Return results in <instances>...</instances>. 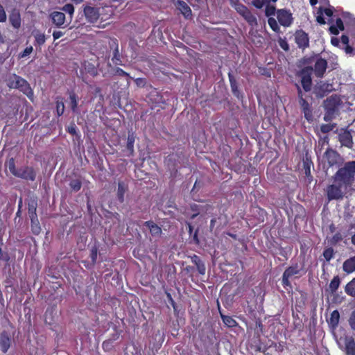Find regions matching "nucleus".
Listing matches in <instances>:
<instances>
[{"instance_id": "obj_59", "label": "nucleus", "mask_w": 355, "mask_h": 355, "mask_svg": "<svg viewBox=\"0 0 355 355\" xmlns=\"http://www.w3.org/2000/svg\"><path fill=\"white\" fill-rule=\"evenodd\" d=\"M67 132L71 134V135H77V128L75 124H71L67 128Z\"/></svg>"}, {"instance_id": "obj_9", "label": "nucleus", "mask_w": 355, "mask_h": 355, "mask_svg": "<svg viewBox=\"0 0 355 355\" xmlns=\"http://www.w3.org/2000/svg\"><path fill=\"white\" fill-rule=\"evenodd\" d=\"M338 141L342 146L347 147L349 149L353 147V139L351 132L347 129L341 128L338 132Z\"/></svg>"}, {"instance_id": "obj_22", "label": "nucleus", "mask_w": 355, "mask_h": 355, "mask_svg": "<svg viewBox=\"0 0 355 355\" xmlns=\"http://www.w3.org/2000/svg\"><path fill=\"white\" fill-rule=\"evenodd\" d=\"M343 269L347 274H350L355 271V256L350 257L344 261Z\"/></svg>"}, {"instance_id": "obj_38", "label": "nucleus", "mask_w": 355, "mask_h": 355, "mask_svg": "<svg viewBox=\"0 0 355 355\" xmlns=\"http://www.w3.org/2000/svg\"><path fill=\"white\" fill-rule=\"evenodd\" d=\"M28 216L31 218V222H35L37 220V216L36 214V203L32 202L28 205Z\"/></svg>"}, {"instance_id": "obj_56", "label": "nucleus", "mask_w": 355, "mask_h": 355, "mask_svg": "<svg viewBox=\"0 0 355 355\" xmlns=\"http://www.w3.org/2000/svg\"><path fill=\"white\" fill-rule=\"evenodd\" d=\"M40 223H31V230L33 234L37 235L41 232Z\"/></svg>"}, {"instance_id": "obj_52", "label": "nucleus", "mask_w": 355, "mask_h": 355, "mask_svg": "<svg viewBox=\"0 0 355 355\" xmlns=\"http://www.w3.org/2000/svg\"><path fill=\"white\" fill-rule=\"evenodd\" d=\"M114 73L116 75L119 76L127 77L130 79L132 78L128 73L125 72L123 69H122L119 67H116L114 69Z\"/></svg>"}, {"instance_id": "obj_11", "label": "nucleus", "mask_w": 355, "mask_h": 355, "mask_svg": "<svg viewBox=\"0 0 355 355\" xmlns=\"http://www.w3.org/2000/svg\"><path fill=\"white\" fill-rule=\"evenodd\" d=\"M24 78L16 73H12L6 78V85L10 89H19L22 86Z\"/></svg>"}, {"instance_id": "obj_4", "label": "nucleus", "mask_w": 355, "mask_h": 355, "mask_svg": "<svg viewBox=\"0 0 355 355\" xmlns=\"http://www.w3.org/2000/svg\"><path fill=\"white\" fill-rule=\"evenodd\" d=\"M313 71L312 67H304L300 72V76H301V85L303 89L307 92H310L312 88V79H311V72Z\"/></svg>"}, {"instance_id": "obj_16", "label": "nucleus", "mask_w": 355, "mask_h": 355, "mask_svg": "<svg viewBox=\"0 0 355 355\" xmlns=\"http://www.w3.org/2000/svg\"><path fill=\"white\" fill-rule=\"evenodd\" d=\"M128 191V184L124 181H119L116 189V198L120 203L125 200V194Z\"/></svg>"}, {"instance_id": "obj_42", "label": "nucleus", "mask_w": 355, "mask_h": 355, "mask_svg": "<svg viewBox=\"0 0 355 355\" xmlns=\"http://www.w3.org/2000/svg\"><path fill=\"white\" fill-rule=\"evenodd\" d=\"M268 24L270 28L275 33H278L280 32L279 26L277 24L276 19L273 17H269L268 19Z\"/></svg>"}, {"instance_id": "obj_35", "label": "nucleus", "mask_w": 355, "mask_h": 355, "mask_svg": "<svg viewBox=\"0 0 355 355\" xmlns=\"http://www.w3.org/2000/svg\"><path fill=\"white\" fill-rule=\"evenodd\" d=\"M33 35L35 37V46H41L45 43L46 37L44 33H42L40 31H35L33 33Z\"/></svg>"}, {"instance_id": "obj_57", "label": "nucleus", "mask_w": 355, "mask_h": 355, "mask_svg": "<svg viewBox=\"0 0 355 355\" xmlns=\"http://www.w3.org/2000/svg\"><path fill=\"white\" fill-rule=\"evenodd\" d=\"M134 142L135 139L132 137L129 136L127 141V148L131 152H133L134 150Z\"/></svg>"}, {"instance_id": "obj_14", "label": "nucleus", "mask_w": 355, "mask_h": 355, "mask_svg": "<svg viewBox=\"0 0 355 355\" xmlns=\"http://www.w3.org/2000/svg\"><path fill=\"white\" fill-rule=\"evenodd\" d=\"M178 155L175 153H171L165 157L164 164L171 172L176 173L178 171Z\"/></svg>"}, {"instance_id": "obj_40", "label": "nucleus", "mask_w": 355, "mask_h": 355, "mask_svg": "<svg viewBox=\"0 0 355 355\" xmlns=\"http://www.w3.org/2000/svg\"><path fill=\"white\" fill-rule=\"evenodd\" d=\"M98 248L96 245H94L90 250L89 257L91 259V264L94 266L96 263Z\"/></svg>"}, {"instance_id": "obj_21", "label": "nucleus", "mask_w": 355, "mask_h": 355, "mask_svg": "<svg viewBox=\"0 0 355 355\" xmlns=\"http://www.w3.org/2000/svg\"><path fill=\"white\" fill-rule=\"evenodd\" d=\"M191 262L195 264L198 272L200 275H205L206 272V267L204 262L202 261L200 257L196 254H193L190 257Z\"/></svg>"}, {"instance_id": "obj_62", "label": "nucleus", "mask_w": 355, "mask_h": 355, "mask_svg": "<svg viewBox=\"0 0 355 355\" xmlns=\"http://www.w3.org/2000/svg\"><path fill=\"white\" fill-rule=\"evenodd\" d=\"M202 186V182L201 181H198L196 180L195 181L194 185L191 189V192H193L195 190L198 191L199 189Z\"/></svg>"}, {"instance_id": "obj_15", "label": "nucleus", "mask_w": 355, "mask_h": 355, "mask_svg": "<svg viewBox=\"0 0 355 355\" xmlns=\"http://www.w3.org/2000/svg\"><path fill=\"white\" fill-rule=\"evenodd\" d=\"M50 18L53 24L57 28H61L65 23V15L62 12L53 11L50 14Z\"/></svg>"}, {"instance_id": "obj_58", "label": "nucleus", "mask_w": 355, "mask_h": 355, "mask_svg": "<svg viewBox=\"0 0 355 355\" xmlns=\"http://www.w3.org/2000/svg\"><path fill=\"white\" fill-rule=\"evenodd\" d=\"M349 323L351 328L353 330H355V309L351 313V315L349 319Z\"/></svg>"}, {"instance_id": "obj_30", "label": "nucleus", "mask_w": 355, "mask_h": 355, "mask_svg": "<svg viewBox=\"0 0 355 355\" xmlns=\"http://www.w3.org/2000/svg\"><path fill=\"white\" fill-rule=\"evenodd\" d=\"M340 320V313L338 310H334L331 313L329 320H328V322L329 325H331L333 328H336L338 323Z\"/></svg>"}, {"instance_id": "obj_47", "label": "nucleus", "mask_w": 355, "mask_h": 355, "mask_svg": "<svg viewBox=\"0 0 355 355\" xmlns=\"http://www.w3.org/2000/svg\"><path fill=\"white\" fill-rule=\"evenodd\" d=\"M236 10V12L241 15V16L245 14V12H246V11H248L249 9L244 5L241 4V3H237L236 5H234V6H232Z\"/></svg>"}, {"instance_id": "obj_60", "label": "nucleus", "mask_w": 355, "mask_h": 355, "mask_svg": "<svg viewBox=\"0 0 355 355\" xmlns=\"http://www.w3.org/2000/svg\"><path fill=\"white\" fill-rule=\"evenodd\" d=\"M6 21V14L2 5L0 4V22Z\"/></svg>"}, {"instance_id": "obj_28", "label": "nucleus", "mask_w": 355, "mask_h": 355, "mask_svg": "<svg viewBox=\"0 0 355 355\" xmlns=\"http://www.w3.org/2000/svg\"><path fill=\"white\" fill-rule=\"evenodd\" d=\"M297 90V96L299 98V103L301 106L302 110L308 107H310V105L308 101L304 98L303 92L301 87L296 85Z\"/></svg>"}, {"instance_id": "obj_6", "label": "nucleus", "mask_w": 355, "mask_h": 355, "mask_svg": "<svg viewBox=\"0 0 355 355\" xmlns=\"http://www.w3.org/2000/svg\"><path fill=\"white\" fill-rule=\"evenodd\" d=\"M277 17L279 23L284 27L290 26L293 21L292 13L290 10L286 9L277 10Z\"/></svg>"}, {"instance_id": "obj_36", "label": "nucleus", "mask_w": 355, "mask_h": 355, "mask_svg": "<svg viewBox=\"0 0 355 355\" xmlns=\"http://www.w3.org/2000/svg\"><path fill=\"white\" fill-rule=\"evenodd\" d=\"M246 21L252 26L257 25V17L248 10L242 15Z\"/></svg>"}, {"instance_id": "obj_8", "label": "nucleus", "mask_w": 355, "mask_h": 355, "mask_svg": "<svg viewBox=\"0 0 355 355\" xmlns=\"http://www.w3.org/2000/svg\"><path fill=\"white\" fill-rule=\"evenodd\" d=\"M294 36L298 48L304 50L309 46V37L305 31L302 29L297 30Z\"/></svg>"}, {"instance_id": "obj_54", "label": "nucleus", "mask_w": 355, "mask_h": 355, "mask_svg": "<svg viewBox=\"0 0 355 355\" xmlns=\"http://www.w3.org/2000/svg\"><path fill=\"white\" fill-rule=\"evenodd\" d=\"M278 43L279 46L285 51H288L289 50V45L285 38H279Z\"/></svg>"}, {"instance_id": "obj_61", "label": "nucleus", "mask_w": 355, "mask_h": 355, "mask_svg": "<svg viewBox=\"0 0 355 355\" xmlns=\"http://www.w3.org/2000/svg\"><path fill=\"white\" fill-rule=\"evenodd\" d=\"M319 11L320 12V15L317 16L316 21L320 24H325L326 21L324 18L322 16V9L320 8L319 9Z\"/></svg>"}, {"instance_id": "obj_29", "label": "nucleus", "mask_w": 355, "mask_h": 355, "mask_svg": "<svg viewBox=\"0 0 355 355\" xmlns=\"http://www.w3.org/2000/svg\"><path fill=\"white\" fill-rule=\"evenodd\" d=\"M228 78H229L231 89H232L233 94L239 98V91L238 84L236 83V79L234 78V76L230 72L228 73Z\"/></svg>"}, {"instance_id": "obj_63", "label": "nucleus", "mask_w": 355, "mask_h": 355, "mask_svg": "<svg viewBox=\"0 0 355 355\" xmlns=\"http://www.w3.org/2000/svg\"><path fill=\"white\" fill-rule=\"evenodd\" d=\"M336 27L340 29V31H343L344 30V24H343V22L342 21V19L340 18H337L336 20Z\"/></svg>"}, {"instance_id": "obj_10", "label": "nucleus", "mask_w": 355, "mask_h": 355, "mask_svg": "<svg viewBox=\"0 0 355 355\" xmlns=\"http://www.w3.org/2000/svg\"><path fill=\"white\" fill-rule=\"evenodd\" d=\"M340 159V155L331 148H327L323 156L324 162L327 164L329 167L337 164Z\"/></svg>"}, {"instance_id": "obj_32", "label": "nucleus", "mask_w": 355, "mask_h": 355, "mask_svg": "<svg viewBox=\"0 0 355 355\" xmlns=\"http://www.w3.org/2000/svg\"><path fill=\"white\" fill-rule=\"evenodd\" d=\"M347 236V234L346 232H342L340 231L337 232L331 239L330 243L331 245H336Z\"/></svg>"}, {"instance_id": "obj_5", "label": "nucleus", "mask_w": 355, "mask_h": 355, "mask_svg": "<svg viewBox=\"0 0 355 355\" xmlns=\"http://www.w3.org/2000/svg\"><path fill=\"white\" fill-rule=\"evenodd\" d=\"M301 268H300L297 263H295L294 265H292L289 267H288L284 272L282 275V286L286 288L287 287H291V284L289 280L291 277H292L294 275H299L300 272Z\"/></svg>"}, {"instance_id": "obj_46", "label": "nucleus", "mask_w": 355, "mask_h": 355, "mask_svg": "<svg viewBox=\"0 0 355 355\" xmlns=\"http://www.w3.org/2000/svg\"><path fill=\"white\" fill-rule=\"evenodd\" d=\"M302 111L304 114V118L307 120V121H309V122L313 121V116L312 109L311 107L304 109Z\"/></svg>"}, {"instance_id": "obj_33", "label": "nucleus", "mask_w": 355, "mask_h": 355, "mask_svg": "<svg viewBox=\"0 0 355 355\" xmlns=\"http://www.w3.org/2000/svg\"><path fill=\"white\" fill-rule=\"evenodd\" d=\"M220 317L223 323L227 327L232 328L238 325L237 322L232 316L225 315L220 313Z\"/></svg>"}, {"instance_id": "obj_23", "label": "nucleus", "mask_w": 355, "mask_h": 355, "mask_svg": "<svg viewBox=\"0 0 355 355\" xmlns=\"http://www.w3.org/2000/svg\"><path fill=\"white\" fill-rule=\"evenodd\" d=\"M69 106H70L71 111L73 113H77L78 110V96L73 91H71L69 92Z\"/></svg>"}, {"instance_id": "obj_31", "label": "nucleus", "mask_w": 355, "mask_h": 355, "mask_svg": "<svg viewBox=\"0 0 355 355\" xmlns=\"http://www.w3.org/2000/svg\"><path fill=\"white\" fill-rule=\"evenodd\" d=\"M147 228L150 230V234L153 236H159L162 233V229L158 226L157 223H144Z\"/></svg>"}, {"instance_id": "obj_55", "label": "nucleus", "mask_w": 355, "mask_h": 355, "mask_svg": "<svg viewBox=\"0 0 355 355\" xmlns=\"http://www.w3.org/2000/svg\"><path fill=\"white\" fill-rule=\"evenodd\" d=\"M135 83L139 87H144L146 85V80L144 78H137L135 79Z\"/></svg>"}, {"instance_id": "obj_27", "label": "nucleus", "mask_w": 355, "mask_h": 355, "mask_svg": "<svg viewBox=\"0 0 355 355\" xmlns=\"http://www.w3.org/2000/svg\"><path fill=\"white\" fill-rule=\"evenodd\" d=\"M64 108L63 98L57 96L55 98V111L58 116H61L64 114Z\"/></svg>"}, {"instance_id": "obj_26", "label": "nucleus", "mask_w": 355, "mask_h": 355, "mask_svg": "<svg viewBox=\"0 0 355 355\" xmlns=\"http://www.w3.org/2000/svg\"><path fill=\"white\" fill-rule=\"evenodd\" d=\"M9 21L10 24L16 29L21 26V17L18 12H13L10 15Z\"/></svg>"}, {"instance_id": "obj_1", "label": "nucleus", "mask_w": 355, "mask_h": 355, "mask_svg": "<svg viewBox=\"0 0 355 355\" xmlns=\"http://www.w3.org/2000/svg\"><path fill=\"white\" fill-rule=\"evenodd\" d=\"M332 183L327 185L324 193L327 202L341 200L352 189L355 180V161L346 162L332 176Z\"/></svg>"}, {"instance_id": "obj_53", "label": "nucleus", "mask_w": 355, "mask_h": 355, "mask_svg": "<svg viewBox=\"0 0 355 355\" xmlns=\"http://www.w3.org/2000/svg\"><path fill=\"white\" fill-rule=\"evenodd\" d=\"M270 2L269 0H253L252 5L257 8H261L264 4Z\"/></svg>"}, {"instance_id": "obj_7", "label": "nucleus", "mask_w": 355, "mask_h": 355, "mask_svg": "<svg viewBox=\"0 0 355 355\" xmlns=\"http://www.w3.org/2000/svg\"><path fill=\"white\" fill-rule=\"evenodd\" d=\"M83 15L89 23H95L98 21L100 13L99 8L91 6H83Z\"/></svg>"}, {"instance_id": "obj_34", "label": "nucleus", "mask_w": 355, "mask_h": 355, "mask_svg": "<svg viewBox=\"0 0 355 355\" xmlns=\"http://www.w3.org/2000/svg\"><path fill=\"white\" fill-rule=\"evenodd\" d=\"M0 345L2 351L5 353L10 347V338L6 334H1L0 336Z\"/></svg>"}, {"instance_id": "obj_48", "label": "nucleus", "mask_w": 355, "mask_h": 355, "mask_svg": "<svg viewBox=\"0 0 355 355\" xmlns=\"http://www.w3.org/2000/svg\"><path fill=\"white\" fill-rule=\"evenodd\" d=\"M277 13L276 8L274 6L267 4L265 9V15L267 17H271Z\"/></svg>"}, {"instance_id": "obj_20", "label": "nucleus", "mask_w": 355, "mask_h": 355, "mask_svg": "<svg viewBox=\"0 0 355 355\" xmlns=\"http://www.w3.org/2000/svg\"><path fill=\"white\" fill-rule=\"evenodd\" d=\"M176 6H178V9L186 19H189L191 17V9L186 2L182 0H177Z\"/></svg>"}, {"instance_id": "obj_25", "label": "nucleus", "mask_w": 355, "mask_h": 355, "mask_svg": "<svg viewBox=\"0 0 355 355\" xmlns=\"http://www.w3.org/2000/svg\"><path fill=\"white\" fill-rule=\"evenodd\" d=\"M83 70L86 73H89L94 77L98 75V70L95 65L88 61H85L83 64Z\"/></svg>"}, {"instance_id": "obj_2", "label": "nucleus", "mask_w": 355, "mask_h": 355, "mask_svg": "<svg viewBox=\"0 0 355 355\" xmlns=\"http://www.w3.org/2000/svg\"><path fill=\"white\" fill-rule=\"evenodd\" d=\"M214 207L212 205L205 202L191 203L185 207L184 214L185 216L191 220L197 218L199 220H207L210 214H212Z\"/></svg>"}, {"instance_id": "obj_50", "label": "nucleus", "mask_w": 355, "mask_h": 355, "mask_svg": "<svg viewBox=\"0 0 355 355\" xmlns=\"http://www.w3.org/2000/svg\"><path fill=\"white\" fill-rule=\"evenodd\" d=\"M335 126L336 124H322L320 125V131L322 133H328L331 131Z\"/></svg>"}, {"instance_id": "obj_17", "label": "nucleus", "mask_w": 355, "mask_h": 355, "mask_svg": "<svg viewBox=\"0 0 355 355\" xmlns=\"http://www.w3.org/2000/svg\"><path fill=\"white\" fill-rule=\"evenodd\" d=\"M329 87L330 85L327 83L317 84L313 89V93L315 94L316 97L323 98L324 96L327 95L329 92H331Z\"/></svg>"}, {"instance_id": "obj_3", "label": "nucleus", "mask_w": 355, "mask_h": 355, "mask_svg": "<svg viewBox=\"0 0 355 355\" xmlns=\"http://www.w3.org/2000/svg\"><path fill=\"white\" fill-rule=\"evenodd\" d=\"M10 173L15 177L26 181L34 182L37 178V170L31 166H23L17 168L14 159H10L8 163Z\"/></svg>"}, {"instance_id": "obj_12", "label": "nucleus", "mask_w": 355, "mask_h": 355, "mask_svg": "<svg viewBox=\"0 0 355 355\" xmlns=\"http://www.w3.org/2000/svg\"><path fill=\"white\" fill-rule=\"evenodd\" d=\"M303 169L304 170V174L309 180V182H311L313 180L311 175V168L313 166V163L311 160V157L308 152L305 153L302 159Z\"/></svg>"}, {"instance_id": "obj_64", "label": "nucleus", "mask_w": 355, "mask_h": 355, "mask_svg": "<svg viewBox=\"0 0 355 355\" xmlns=\"http://www.w3.org/2000/svg\"><path fill=\"white\" fill-rule=\"evenodd\" d=\"M64 35V33L60 31H54L53 33V40H56L61 37Z\"/></svg>"}, {"instance_id": "obj_19", "label": "nucleus", "mask_w": 355, "mask_h": 355, "mask_svg": "<svg viewBox=\"0 0 355 355\" xmlns=\"http://www.w3.org/2000/svg\"><path fill=\"white\" fill-rule=\"evenodd\" d=\"M18 90L26 96L31 101L33 102L34 101V92L31 88V85L26 79L24 80L22 86H21Z\"/></svg>"}, {"instance_id": "obj_51", "label": "nucleus", "mask_w": 355, "mask_h": 355, "mask_svg": "<svg viewBox=\"0 0 355 355\" xmlns=\"http://www.w3.org/2000/svg\"><path fill=\"white\" fill-rule=\"evenodd\" d=\"M33 51L32 46H29L25 48V49L19 54V58H23L30 55Z\"/></svg>"}, {"instance_id": "obj_37", "label": "nucleus", "mask_w": 355, "mask_h": 355, "mask_svg": "<svg viewBox=\"0 0 355 355\" xmlns=\"http://www.w3.org/2000/svg\"><path fill=\"white\" fill-rule=\"evenodd\" d=\"M345 291L348 295L355 297V277L346 284Z\"/></svg>"}, {"instance_id": "obj_43", "label": "nucleus", "mask_w": 355, "mask_h": 355, "mask_svg": "<svg viewBox=\"0 0 355 355\" xmlns=\"http://www.w3.org/2000/svg\"><path fill=\"white\" fill-rule=\"evenodd\" d=\"M323 257L327 261H329L334 255V250L331 247L327 248L323 251Z\"/></svg>"}, {"instance_id": "obj_45", "label": "nucleus", "mask_w": 355, "mask_h": 355, "mask_svg": "<svg viewBox=\"0 0 355 355\" xmlns=\"http://www.w3.org/2000/svg\"><path fill=\"white\" fill-rule=\"evenodd\" d=\"M302 111L304 114V118L307 120V121H309V122L313 121V116L312 109L311 107L304 109Z\"/></svg>"}, {"instance_id": "obj_13", "label": "nucleus", "mask_w": 355, "mask_h": 355, "mask_svg": "<svg viewBox=\"0 0 355 355\" xmlns=\"http://www.w3.org/2000/svg\"><path fill=\"white\" fill-rule=\"evenodd\" d=\"M327 68V62L325 59L320 58L317 59L314 64V73L316 77H323Z\"/></svg>"}, {"instance_id": "obj_24", "label": "nucleus", "mask_w": 355, "mask_h": 355, "mask_svg": "<svg viewBox=\"0 0 355 355\" xmlns=\"http://www.w3.org/2000/svg\"><path fill=\"white\" fill-rule=\"evenodd\" d=\"M340 284V279L338 275L334 276L331 279L329 287L326 288V292H329L331 294H334L336 292Z\"/></svg>"}, {"instance_id": "obj_44", "label": "nucleus", "mask_w": 355, "mask_h": 355, "mask_svg": "<svg viewBox=\"0 0 355 355\" xmlns=\"http://www.w3.org/2000/svg\"><path fill=\"white\" fill-rule=\"evenodd\" d=\"M61 10L70 15L71 19L74 12V6L71 3H67L61 8Z\"/></svg>"}, {"instance_id": "obj_39", "label": "nucleus", "mask_w": 355, "mask_h": 355, "mask_svg": "<svg viewBox=\"0 0 355 355\" xmlns=\"http://www.w3.org/2000/svg\"><path fill=\"white\" fill-rule=\"evenodd\" d=\"M69 184L71 191L74 192H78L82 187V182L80 179L71 180Z\"/></svg>"}, {"instance_id": "obj_49", "label": "nucleus", "mask_w": 355, "mask_h": 355, "mask_svg": "<svg viewBox=\"0 0 355 355\" xmlns=\"http://www.w3.org/2000/svg\"><path fill=\"white\" fill-rule=\"evenodd\" d=\"M274 347L275 349V351L281 353L284 350V342H279V343H275L272 342L271 345H270V347Z\"/></svg>"}, {"instance_id": "obj_41", "label": "nucleus", "mask_w": 355, "mask_h": 355, "mask_svg": "<svg viewBox=\"0 0 355 355\" xmlns=\"http://www.w3.org/2000/svg\"><path fill=\"white\" fill-rule=\"evenodd\" d=\"M346 354L355 355V341L351 340L346 343Z\"/></svg>"}, {"instance_id": "obj_18", "label": "nucleus", "mask_w": 355, "mask_h": 355, "mask_svg": "<svg viewBox=\"0 0 355 355\" xmlns=\"http://www.w3.org/2000/svg\"><path fill=\"white\" fill-rule=\"evenodd\" d=\"M111 47H114L113 51V55L112 58V61L115 65H123V61L121 60V56L119 50V44L118 40L116 39H114L112 40V43L110 45Z\"/></svg>"}]
</instances>
